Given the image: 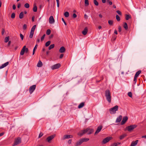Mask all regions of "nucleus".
<instances>
[{"label":"nucleus","mask_w":146,"mask_h":146,"mask_svg":"<svg viewBox=\"0 0 146 146\" xmlns=\"http://www.w3.org/2000/svg\"><path fill=\"white\" fill-rule=\"evenodd\" d=\"M94 131L93 129H90L89 128H87L80 131L78 133V135L82 136L84 134L87 133V134L88 135L92 133Z\"/></svg>","instance_id":"f257e3e1"},{"label":"nucleus","mask_w":146,"mask_h":146,"mask_svg":"<svg viewBox=\"0 0 146 146\" xmlns=\"http://www.w3.org/2000/svg\"><path fill=\"white\" fill-rule=\"evenodd\" d=\"M105 96L107 101L110 103L111 102V92L110 90L108 89L106 90L105 92Z\"/></svg>","instance_id":"f03ea898"},{"label":"nucleus","mask_w":146,"mask_h":146,"mask_svg":"<svg viewBox=\"0 0 146 146\" xmlns=\"http://www.w3.org/2000/svg\"><path fill=\"white\" fill-rule=\"evenodd\" d=\"M118 106L117 105L109 109L110 113L112 114H115L116 113V111L118 110Z\"/></svg>","instance_id":"7ed1b4c3"},{"label":"nucleus","mask_w":146,"mask_h":146,"mask_svg":"<svg viewBox=\"0 0 146 146\" xmlns=\"http://www.w3.org/2000/svg\"><path fill=\"white\" fill-rule=\"evenodd\" d=\"M137 127L136 125H133L127 127H126V129L129 132H131L135 128Z\"/></svg>","instance_id":"20e7f679"},{"label":"nucleus","mask_w":146,"mask_h":146,"mask_svg":"<svg viewBox=\"0 0 146 146\" xmlns=\"http://www.w3.org/2000/svg\"><path fill=\"white\" fill-rule=\"evenodd\" d=\"M29 52V49L28 48H26V46H24L22 49L21 52L20 54L21 55H23L24 53L25 52L26 53H27Z\"/></svg>","instance_id":"39448f33"},{"label":"nucleus","mask_w":146,"mask_h":146,"mask_svg":"<svg viewBox=\"0 0 146 146\" xmlns=\"http://www.w3.org/2000/svg\"><path fill=\"white\" fill-rule=\"evenodd\" d=\"M21 138L19 137H18L15 140L14 143L13 145L15 146L17 145L18 144L20 143H21Z\"/></svg>","instance_id":"423d86ee"},{"label":"nucleus","mask_w":146,"mask_h":146,"mask_svg":"<svg viewBox=\"0 0 146 146\" xmlns=\"http://www.w3.org/2000/svg\"><path fill=\"white\" fill-rule=\"evenodd\" d=\"M36 86L35 85H34L30 87L29 88V92L30 94L34 92L36 88Z\"/></svg>","instance_id":"0eeeda50"},{"label":"nucleus","mask_w":146,"mask_h":146,"mask_svg":"<svg viewBox=\"0 0 146 146\" xmlns=\"http://www.w3.org/2000/svg\"><path fill=\"white\" fill-rule=\"evenodd\" d=\"M55 134H53L49 136L46 139L47 141L49 143L50 142L51 140L53 139L55 137Z\"/></svg>","instance_id":"6e6552de"},{"label":"nucleus","mask_w":146,"mask_h":146,"mask_svg":"<svg viewBox=\"0 0 146 146\" xmlns=\"http://www.w3.org/2000/svg\"><path fill=\"white\" fill-rule=\"evenodd\" d=\"M60 66V64L59 63H58L54 64L51 67V68L52 70L57 69L59 68Z\"/></svg>","instance_id":"1a4fd4ad"},{"label":"nucleus","mask_w":146,"mask_h":146,"mask_svg":"<svg viewBox=\"0 0 146 146\" xmlns=\"http://www.w3.org/2000/svg\"><path fill=\"white\" fill-rule=\"evenodd\" d=\"M111 139V137H107L104 139L102 141V143L103 144H105L108 142Z\"/></svg>","instance_id":"9d476101"},{"label":"nucleus","mask_w":146,"mask_h":146,"mask_svg":"<svg viewBox=\"0 0 146 146\" xmlns=\"http://www.w3.org/2000/svg\"><path fill=\"white\" fill-rule=\"evenodd\" d=\"M103 127L102 125H101L99 126L97 128V129L95 132V135H96L98 133L101 131Z\"/></svg>","instance_id":"9b49d317"},{"label":"nucleus","mask_w":146,"mask_h":146,"mask_svg":"<svg viewBox=\"0 0 146 146\" xmlns=\"http://www.w3.org/2000/svg\"><path fill=\"white\" fill-rule=\"evenodd\" d=\"M55 21L53 17L50 16L49 19V22L50 24H52L54 23Z\"/></svg>","instance_id":"f8f14e48"},{"label":"nucleus","mask_w":146,"mask_h":146,"mask_svg":"<svg viewBox=\"0 0 146 146\" xmlns=\"http://www.w3.org/2000/svg\"><path fill=\"white\" fill-rule=\"evenodd\" d=\"M73 137V136L71 135H66L64 136L62 138L63 140H65L66 139L72 138Z\"/></svg>","instance_id":"ddd939ff"},{"label":"nucleus","mask_w":146,"mask_h":146,"mask_svg":"<svg viewBox=\"0 0 146 146\" xmlns=\"http://www.w3.org/2000/svg\"><path fill=\"white\" fill-rule=\"evenodd\" d=\"M128 119V118L127 116H126L124 117H123V119L121 122V125H123L127 121V120Z\"/></svg>","instance_id":"4468645a"},{"label":"nucleus","mask_w":146,"mask_h":146,"mask_svg":"<svg viewBox=\"0 0 146 146\" xmlns=\"http://www.w3.org/2000/svg\"><path fill=\"white\" fill-rule=\"evenodd\" d=\"M83 143L82 139H80L77 141L75 143V146H79Z\"/></svg>","instance_id":"2eb2a0df"},{"label":"nucleus","mask_w":146,"mask_h":146,"mask_svg":"<svg viewBox=\"0 0 146 146\" xmlns=\"http://www.w3.org/2000/svg\"><path fill=\"white\" fill-rule=\"evenodd\" d=\"M122 117L121 115H120L116 119V123L120 122L122 119Z\"/></svg>","instance_id":"dca6fc26"},{"label":"nucleus","mask_w":146,"mask_h":146,"mask_svg":"<svg viewBox=\"0 0 146 146\" xmlns=\"http://www.w3.org/2000/svg\"><path fill=\"white\" fill-rule=\"evenodd\" d=\"M9 62H7L4 64H2V65L0 66V69H2L8 65Z\"/></svg>","instance_id":"f3484780"},{"label":"nucleus","mask_w":146,"mask_h":146,"mask_svg":"<svg viewBox=\"0 0 146 146\" xmlns=\"http://www.w3.org/2000/svg\"><path fill=\"white\" fill-rule=\"evenodd\" d=\"M88 31V30L87 27H85L83 31L82 32V34L84 35H86Z\"/></svg>","instance_id":"a211bd4d"},{"label":"nucleus","mask_w":146,"mask_h":146,"mask_svg":"<svg viewBox=\"0 0 146 146\" xmlns=\"http://www.w3.org/2000/svg\"><path fill=\"white\" fill-rule=\"evenodd\" d=\"M138 141V140H137L135 141H133L132 142L131 145V146H135L137 144Z\"/></svg>","instance_id":"6ab92c4d"},{"label":"nucleus","mask_w":146,"mask_h":146,"mask_svg":"<svg viewBox=\"0 0 146 146\" xmlns=\"http://www.w3.org/2000/svg\"><path fill=\"white\" fill-rule=\"evenodd\" d=\"M65 48L63 46H62L61 47L59 50V52L60 53H63L65 51Z\"/></svg>","instance_id":"aec40b11"},{"label":"nucleus","mask_w":146,"mask_h":146,"mask_svg":"<svg viewBox=\"0 0 146 146\" xmlns=\"http://www.w3.org/2000/svg\"><path fill=\"white\" fill-rule=\"evenodd\" d=\"M84 105V102H82L78 106V108H81L83 107Z\"/></svg>","instance_id":"412c9836"},{"label":"nucleus","mask_w":146,"mask_h":146,"mask_svg":"<svg viewBox=\"0 0 146 146\" xmlns=\"http://www.w3.org/2000/svg\"><path fill=\"white\" fill-rule=\"evenodd\" d=\"M42 65V62L40 60H39L37 63V66L38 67H41Z\"/></svg>","instance_id":"4be33fe9"},{"label":"nucleus","mask_w":146,"mask_h":146,"mask_svg":"<svg viewBox=\"0 0 146 146\" xmlns=\"http://www.w3.org/2000/svg\"><path fill=\"white\" fill-rule=\"evenodd\" d=\"M36 25H34L32 27V28H31V32H32V33H34V32L36 28Z\"/></svg>","instance_id":"5701e85b"},{"label":"nucleus","mask_w":146,"mask_h":146,"mask_svg":"<svg viewBox=\"0 0 146 146\" xmlns=\"http://www.w3.org/2000/svg\"><path fill=\"white\" fill-rule=\"evenodd\" d=\"M141 71L140 70H139L137 72L135 75V76L137 77L141 73Z\"/></svg>","instance_id":"b1692460"},{"label":"nucleus","mask_w":146,"mask_h":146,"mask_svg":"<svg viewBox=\"0 0 146 146\" xmlns=\"http://www.w3.org/2000/svg\"><path fill=\"white\" fill-rule=\"evenodd\" d=\"M23 17V12H21L19 14V18L20 19H22Z\"/></svg>","instance_id":"393cba45"},{"label":"nucleus","mask_w":146,"mask_h":146,"mask_svg":"<svg viewBox=\"0 0 146 146\" xmlns=\"http://www.w3.org/2000/svg\"><path fill=\"white\" fill-rule=\"evenodd\" d=\"M33 11L35 12H36L37 11V6L35 5H34V7L33 9Z\"/></svg>","instance_id":"a878e982"},{"label":"nucleus","mask_w":146,"mask_h":146,"mask_svg":"<svg viewBox=\"0 0 146 146\" xmlns=\"http://www.w3.org/2000/svg\"><path fill=\"white\" fill-rule=\"evenodd\" d=\"M123 27L125 29L127 30L128 29V26L127 23H124L123 25Z\"/></svg>","instance_id":"bb28decb"},{"label":"nucleus","mask_w":146,"mask_h":146,"mask_svg":"<svg viewBox=\"0 0 146 146\" xmlns=\"http://www.w3.org/2000/svg\"><path fill=\"white\" fill-rule=\"evenodd\" d=\"M64 15L66 17H68L69 15V13L67 11L66 12L64 13Z\"/></svg>","instance_id":"cd10ccee"},{"label":"nucleus","mask_w":146,"mask_h":146,"mask_svg":"<svg viewBox=\"0 0 146 146\" xmlns=\"http://www.w3.org/2000/svg\"><path fill=\"white\" fill-rule=\"evenodd\" d=\"M120 143L117 142V143H114L111 145V146H117L118 145L120 144Z\"/></svg>","instance_id":"c85d7f7f"},{"label":"nucleus","mask_w":146,"mask_h":146,"mask_svg":"<svg viewBox=\"0 0 146 146\" xmlns=\"http://www.w3.org/2000/svg\"><path fill=\"white\" fill-rule=\"evenodd\" d=\"M89 5V3L88 0H85V5L86 6H87Z\"/></svg>","instance_id":"c756f323"},{"label":"nucleus","mask_w":146,"mask_h":146,"mask_svg":"<svg viewBox=\"0 0 146 146\" xmlns=\"http://www.w3.org/2000/svg\"><path fill=\"white\" fill-rule=\"evenodd\" d=\"M82 139L83 142H87L89 141V139L87 138H84Z\"/></svg>","instance_id":"7c9ffc66"},{"label":"nucleus","mask_w":146,"mask_h":146,"mask_svg":"<svg viewBox=\"0 0 146 146\" xmlns=\"http://www.w3.org/2000/svg\"><path fill=\"white\" fill-rule=\"evenodd\" d=\"M108 23L110 25H113V21L112 20H109L108 21Z\"/></svg>","instance_id":"2f4dec72"},{"label":"nucleus","mask_w":146,"mask_h":146,"mask_svg":"<svg viewBox=\"0 0 146 146\" xmlns=\"http://www.w3.org/2000/svg\"><path fill=\"white\" fill-rule=\"evenodd\" d=\"M9 36L6 37L5 39V42H7L9 40Z\"/></svg>","instance_id":"473e14b6"},{"label":"nucleus","mask_w":146,"mask_h":146,"mask_svg":"<svg viewBox=\"0 0 146 146\" xmlns=\"http://www.w3.org/2000/svg\"><path fill=\"white\" fill-rule=\"evenodd\" d=\"M126 135L125 134H123L121 136H120L119 137V139H120L121 140L123 139L126 136Z\"/></svg>","instance_id":"72a5a7b5"},{"label":"nucleus","mask_w":146,"mask_h":146,"mask_svg":"<svg viewBox=\"0 0 146 146\" xmlns=\"http://www.w3.org/2000/svg\"><path fill=\"white\" fill-rule=\"evenodd\" d=\"M54 46V44H52L50 45L49 47H48V49L49 50H50L52 49V48H53Z\"/></svg>","instance_id":"f704fd0d"},{"label":"nucleus","mask_w":146,"mask_h":146,"mask_svg":"<svg viewBox=\"0 0 146 146\" xmlns=\"http://www.w3.org/2000/svg\"><path fill=\"white\" fill-rule=\"evenodd\" d=\"M131 16L130 15H126L125 19L126 20H128L129 19L131 18Z\"/></svg>","instance_id":"c9c22d12"},{"label":"nucleus","mask_w":146,"mask_h":146,"mask_svg":"<svg viewBox=\"0 0 146 146\" xmlns=\"http://www.w3.org/2000/svg\"><path fill=\"white\" fill-rule=\"evenodd\" d=\"M116 18L117 20L118 21H119L120 20V19L119 17L117 15H116Z\"/></svg>","instance_id":"e433bc0d"},{"label":"nucleus","mask_w":146,"mask_h":146,"mask_svg":"<svg viewBox=\"0 0 146 146\" xmlns=\"http://www.w3.org/2000/svg\"><path fill=\"white\" fill-rule=\"evenodd\" d=\"M50 43V41H47L45 44V46L46 47L48 46Z\"/></svg>","instance_id":"4c0bfd02"},{"label":"nucleus","mask_w":146,"mask_h":146,"mask_svg":"<svg viewBox=\"0 0 146 146\" xmlns=\"http://www.w3.org/2000/svg\"><path fill=\"white\" fill-rule=\"evenodd\" d=\"M94 3V4L96 6L98 5V3L96 0H93Z\"/></svg>","instance_id":"58836bf2"},{"label":"nucleus","mask_w":146,"mask_h":146,"mask_svg":"<svg viewBox=\"0 0 146 146\" xmlns=\"http://www.w3.org/2000/svg\"><path fill=\"white\" fill-rule=\"evenodd\" d=\"M106 2L110 5H112V3L110 0H107Z\"/></svg>","instance_id":"ea45409f"},{"label":"nucleus","mask_w":146,"mask_h":146,"mask_svg":"<svg viewBox=\"0 0 146 146\" xmlns=\"http://www.w3.org/2000/svg\"><path fill=\"white\" fill-rule=\"evenodd\" d=\"M24 7L26 8H28L29 7V5L28 3H26L25 4Z\"/></svg>","instance_id":"a19ab883"},{"label":"nucleus","mask_w":146,"mask_h":146,"mask_svg":"<svg viewBox=\"0 0 146 146\" xmlns=\"http://www.w3.org/2000/svg\"><path fill=\"white\" fill-rule=\"evenodd\" d=\"M51 33V31L50 29H48L46 32V34L47 35H49Z\"/></svg>","instance_id":"79ce46f5"},{"label":"nucleus","mask_w":146,"mask_h":146,"mask_svg":"<svg viewBox=\"0 0 146 146\" xmlns=\"http://www.w3.org/2000/svg\"><path fill=\"white\" fill-rule=\"evenodd\" d=\"M15 17V13H13L11 15V18L12 19H14Z\"/></svg>","instance_id":"37998d69"},{"label":"nucleus","mask_w":146,"mask_h":146,"mask_svg":"<svg viewBox=\"0 0 146 146\" xmlns=\"http://www.w3.org/2000/svg\"><path fill=\"white\" fill-rule=\"evenodd\" d=\"M34 34V33H32V32H30L29 36V37L30 38H31L33 37Z\"/></svg>","instance_id":"c03bdc74"},{"label":"nucleus","mask_w":146,"mask_h":146,"mask_svg":"<svg viewBox=\"0 0 146 146\" xmlns=\"http://www.w3.org/2000/svg\"><path fill=\"white\" fill-rule=\"evenodd\" d=\"M27 28V25L25 24L23 25V29L24 30H25Z\"/></svg>","instance_id":"a18cd8bd"},{"label":"nucleus","mask_w":146,"mask_h":146,"mask_svg":"<svg viewBox=\"0 0 146 146\" xmlns=\"http://www.w3.org/2000/svg\"><path fill=\"white\" fill-rule=\"evenodd\" d=\"M128 95L131 98L132 97V94L131 92H129L128 93Z\"/></svg>","instance_id":"49530a36"},{"label":"nucleus","mask_w":146,"mask_h":146,"mask_svg":"<svg viewBox=\"0 0 146 146\" xmlns=\"http://www.w3.org/2000/svg\"><path fill=\"white\" fill-rule=\"evenodd\" d=\"M43 135V134L42 132H40L39 134V136H38V138H40L41 137H42V135Z\"/></svg>","instance_id":"de8ad7c7"},{"label":"nucleus","mask_w":146,"mask_h":146,"mask_svg":"<svg viewBox=\"0 0 146 146\" xmlns=\"http://www.w3.org/2000/svg\"><path fill=\"white\" fill-rule=\"evenodd\" d=\"M20 37L22 40H23L24 38V36L21 33L20 34Z\"/></svg>","instance_id":"09e8293b"},{"label":"nucleus","mask_w":146,"mask_h":146,"mask_svg":"<svg viewBox=\"0 0 146 146\" xmlns=\"http://www.w3.org/2000/svg\"><path fill=\"white\" fill-rule=\"evenodd\" d=\"M118 29L119 32H121V27L120 26H119L118 27Z\"/></svg>","instance_id":"8fccbe9b"},{"label":"nucleus","mask_w":146,"mask_h":146,"mask_svg":"<svg viewBox=\"0 0 146 146\" xmlns=\"http://www.w3.org/2000/svg\"><path fill=\"white\" fill-rule=\"evenodd\" d=\"M137 77L134 76V84H135L137 82Z\"/></svg>","instance_id":"3c124183"},{"label":"nucleus","mask_w":146,"mask_h":146,"mask_svg":"<svg viewBox=\"0 0 146 146\" xmlns=\"http://www.w3.org/2000/svg\"><path fill=\"white\" fill-rule=\"evenodd\" d=\"M56 2H57V6L58 7H59V0H56Z\"/></svg>","instance_id":"603ef678"},{"label":"nucleus","mask_w":146,"mask_h":146,"mask_svg":"<svg viewBox=\"0 0 146 146\" xmlns=\"http://www.w3.org/2000/svg\"><path fill=\"white\" fill-rule=\"evenodd\" d=\"M45 36V34H44L43 35V36L41 37V41H42L43 40Z\"/></svg>","instance_id":"864d4df0"},{"label":"nucleus","mask_w":146,"mask_h":146,"mask_svg":"<svg viewBox=\"0 0 146 146\" xmlns=\"http://www.w3.org/2000/svg\"><path fill=\"white\" fill-rule=\"evenodd\" d=\"M116 12L119 15H121V12L119 10H117L116 11Z\"/></svg>","instance_id":"5fc2aeb1"},{"label":"nucleus","mask_w":146,"mask_h":146,"mask_svg":"<svg viewBox=\"0 0 146 146\" xmlns=\"http://www.w3.org/2000/svg\"><path fill=\"white\" fill-rule=\"evenodd\" d=\"M37 46L38 45L37 44H36L35 47H34V49H33V50H34V51H35L37 49Z\"/></svg>","instance_id":"6e6d98bb"},{"label":"nucleus","mask_w":146,"mask_h":146,"mask_svg":"<svg viewBox=\"0 0 146 146\" xmlns=\"http://www.w3.org/2000/svg\"><path fill=\"white\" fill-rule=\"evenodd\" d=\"M5 30L4 29H2V32H1V33H2V35H3L4 33V32H5Z\"/></svg>","instance_id":"4d7b16f0"},{"label":"nucleus","mask_w":146,"mask_h":146,"mask_svg":"<svg viewBox=\"0 0 146 146\" xmlns=\"http://www.w3.org/2000/svg\"><path fill=\"white\" fill-rule=\"evenodd\" d=\"M77 17L75 13H74L73 15V17L74 18H75Z\"/></svg>","instance_id":"13d9d810"},{"label":"nucleus","mask_w":146,"mask_h":146,"mask_svg":"<svg viewBox=\"0 0 146 146\" xmlns=\"http://www.w3.org/2000/svg\"><path fill=\"white\" fill-rule=\"evenodd\" d=\"M71 142H72V139H70L68 141V143L69 144H71Z\"/></svg>","instance_id":"bf43d9fd"},{"label":"nucleus","mask_w":146,"mask_h":146,"mask_svg":"<svg viewBox=\"0 0 146 146\" xmlns=\"http://www.w3.org/2000/svg\"><path fill=\"white\" fill-rule=\"evenodd\" d=\"M62 20L63 21V23H64V24L65 25H66V24L63 18H62Z\"/></svg>","instance_id":"052dcab7"},{"label":"nucleus","mask_w":146,"mask_h":146,"mask_svg":"<svg viewBox=\"0 0 146 146\" xmlns=\"http://www.w3.org/2000/svg\"><path fill=\"white\" fill-rule=\"evenodd\" d=\"M13 10H15L16 9V6L15 5H13Z\"/></svg>","instance_id":"680f3d73"},{"label":"nucleus","mask_w":146,"mask_h":146,"mask_svg":"<svg viewBox=\"0 0 146 146\" xmlns=\"http://www.w3.org/2000/svg\"><path fill=\"white\" fill-rule=\"evenodd\" d=\"M88 16L86 14L84 15V18L85 19H87L88 18Z\"/></svg>","instance_id":"e2e57ef3"},{"label":"nucleus","mask_w":146,"mask_h":146,"mask_svg":"<svg viewBox=\"0 0 146 146\" xmlns=\"http://www.w3.org/2000/svg\"><path fill=\"white\" fill-rule=\"evenodd\" d=\"M63 56V54H61L60 56V58H62Z\"/></svg>","instance_id":"0e129e2a"},{"label":"nucleus","mask_w":146,"mask_h":146,"mask_svg":"<svg viewBox=\"0 0 146 146\" xmlns=\"http://www.w3.org/2000/svg\"><path fill=\"white\" fill-rule=\"evenodd\" d=\"M21 4L20 3H19L18 4V6H17V7L18 8H19L20 7H21Z\"/></svg>","instance_id":"69168bd1"},{"label":"nucleus","mask_w":146,"mask_h":146,"mask_svg":"<svg viewBox=\"0 0 146 146\" xmlns=\"http://www.w3.org/2000/svg\"><path fill=\"white\" fill-rule=\"evenodd\" d=\"M40 39H39V38H38L37 39V40H36V42L38 43L39 42H40Z\"/></svg>","instance_id":"338daca9"},{"label":"nucleus","mask_w":146,"mask_h":146,"mask_svg":"<svg viewBox=\"0 0 146 146\" xmlns=\"http://www.w3.org/2000/svg\"><path fill=\"white\" fill-rule=\"evenodd\" d=\"M114 33L116 34H117V31L116 30H115V31H114Z\"/></svg>","instance_id":"774afa93"}]
</instances>
